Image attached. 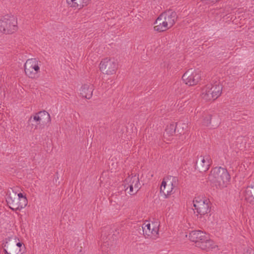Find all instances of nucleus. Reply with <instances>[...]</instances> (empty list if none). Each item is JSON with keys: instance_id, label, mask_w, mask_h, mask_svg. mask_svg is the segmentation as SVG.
Instances as JSON below:
<instances>
[{"instance_id": "obj_1", "label": "nucleus", "mask_w": 254, "mask_h": 254, "mask_svg": "<svg viewBox=\"0 0 254 254\" xmlns=\"http://www.w3.org/2000/svg\"><path fill=\"white\" fill-rule=\"evenodd\" d=\"M208 179L216 188L226 187L230 180L227 170L222 167H215L211 170Z\"/></svg>"}, {"instance_id": "obj_2", "label": "nucleus", "mask_w": 254, "mask_h": 254, "mask_svg": "<svg viewBox=\"0 0 254 254\" xmlns=\"http://www.w3.org/2000/svg\"><path fill=\"white\" fill-rule=\"evenodd\" d=\"M189 238L196 244L197 247L201 250L208 251L215 248L216 245L205 233L195 230L191 231L189 234Z\"/></svg>"}, {"instance_id": "obj_3", "label": "nucleus", "mask_w": 254, "mask_h": 254, "mask_svg": "<svg viewBox=\"0 0 254 254\" xmlns=\"http://www.w3.org/2000/svg\"><path fill=\"white\" fill-rule=\"evenodd\" d=\"M222 90V86L219 82L208 83L201 88L200 96L206 101L214 100L221 95Z\"/></svg>"}, {"instance_id": "obj_4", "label": "nucleus", "mask_w": 254, "mask_h": 254, "mask_svg": "<svg viewBox=\"0 0 254 254\" xmlns=\"http://www.w3.org/2000/svg\"><path fill=\"white\" fill-rule=\"evenodd\" d=\"M211 204L209 200L202 196L195 197L193 200L194 213L201 217L210 211Z\"/></svg>"}, {"instance_id": "obj_5", "label": "nucleus", "mask_w": 254, "mask_h": 254, "mask_svg": "<svg viewBox=\"0 0 254 254\" xmlns=\"http://www.w3.org/2000/svg\"><path fill=\"white\" fill-rule=\"evenodd\" d=\"M178 179L177 177L169 176L163 179L160 188V192L165 198H167L175 192L174 189L178 186Z\"/></svg>"}, {"instance_id": "obj_6", "label": "nucleus", "mask_w": 254, "mask_h": 254, "mask_svg": "<svg viewBox=\"0 0 254 254\" xmlns=\"http://www.w3.org/2000/svg\"><path fill=\"white\" fill-rule=\"evenodd\" d=\"M17 19L13 16L6 15L0 20V31L12 34L17 30Z\"/></svg>"}, {"instance_id": "obj_7", "label": "nucleus", "mask_w": 254, "mask_h": 254, "mask_svg": "<svg viewBox=\"0 0 254 254\" xmlns=\"http://www.w3.org/2000/svg\"><path fill=\"white\" fill-rule=\"evenodd\" d=\"M8 190L7 193L6 201L9 208L13 210H20L26 206V200L22 198L21 200L17 197V193L10 189Z\"/></svg>"}, {"instance_id": "obj_8", "label": "nucleus", "mask_w": 254, "mask_h": 254, "mask_svg": "<svg viewBox=\"0 0 254 254\" xmlns=\"http://www.w3.org/2000/svg\"><path fill=\"white\" fill-rule=\"evenodd\" d=\"M41 62L35 58L28 59L24 64L25 74L29 78L34 79L40 72Z\"/></svg>"}, {"instance_id": "obj_9", "label": "nucleus", "mask_w": 254, "mask_h": 254, "mask_svg": "<svg viewBox=\"0 0 254 254\" xmlns=\"http://www.w3.org/2000/svg\"><path fill=\"white\" fill-rule=\"evenodd\" d=\"M51 121L50 114L46 111H42L31 116L28 120V123L31 129L34 127V129H36L37 128L38 125L41 124H47L50 123Z\"/></svg>"}, {"instance_id": "obj_10", "label": "nucleus", "mask_w": 254, "mask_h": 254, "mask_svg": "<svg viewBox=\"0 0 254 254\" xmlns=\"http://www.w3.org/2000/svg\"><path fill=\"white\" fill-rule=\"evenodd\" d=\"M159 223L157 221L144 222L142 226L144 237L152 240L156 239L159 236Z\"/></svg>"}, {"instance_id": "obj_11", "label": "nucleus", "mask_w": 254, "mask_h": 254, "mask_svg": "<svg viewBox=\"0 0 254 254\" xmlns=\"http://www.w3.org/2000/svg\"><path fill=\"white\" fill-rule=\"evenodd\" d=\"M118 64L116 60L113 58L103 59L99 64L100 70L104 74L113 75L118 69Z\"/></svg>"}, {"instance_id": "obj_12", "label": "nucleus", "mask_w": 254, "mask_h": 254, "mask_svg": "<svg viewBox=\"0 0 254 254\" xmlns=\"http://www.w3.org/2000/svg\"><path fill=\"white\" fill-rule=\"evenodd\" d=\"M182 79L189 86L195 85L201 79V71L198 69H189L183 74Z\"/></svg>"}, {"instance_id": "obj_13", "label": "nucleus", "mask_w": 254, "mask_h": 254, "mask_svg": "<svg viewBox=\"0 0 254 254\" xmlns=\"http://www.w3.org/2000/svg\"><path fill=\"white\" fill-rule=\"evenodd\" d=\"M138 176L129 175L125 180L124 188L125 190L130 195L135 194L140 188Z\"/></svg>"}, {"instance_id": "obj_14", "label": "nucleus", "mask_w": 254, "mask_h": 254, "mask_svg": "<svg viewBox=\"0 0 254 254\" xmlns=\"http://www.w3.org/2000/svg\"><path fill=\"white\" fill-rule=\"evenodd\" d=\"M212 160L209 155H200L197 157L195 163V169L200 172L207 171L211 164Z\"/></svg>"}, {"instance_id": "obj_15", "label": "nucleus", "mask_w": 254, "mask_h": 254, "mask_svg": "<svg viewBox=\"0 0 254 254\" xmlns=\"http://www.w3.org/2000/svg\"><path fill=\"white\" fill-rule=\"evenodd\" d=\"M160 15L162 16V20L164 21L168 29L171 28L175 24L178 17L176 12L172 10L165 11Z\"/></svg>"}, {"instance_id": "obj_16", "label": "nucleus", "mask_w": 254, "mask_h": 254, "mask_svg": "<svg viewBox=\"0 0 254 254\" xmlns=\"http://www.w3.org/2000/svg\"><path fill=\"white\" fill-rule=\"evenodd\" d=\"M93 90L94 88L93 85L88 84H84L81 87L80 94L83 98L89 99L92 96Z\"/></svg>"}, {"instance_id": "obj_17", "label": "nucleus", "mask_w": 254, "mask_h": 254, "mask_svg": "<svg viewBox=\"0 0 254 254\" xmlns=\"http://www.w3.org/2000/svg\"><path fill=\"white\" fill-rule=\"evenodd\" d=\"M162 16H161L160 15L154 22L155 26L154 29L155 31L158 32L166 31L168 29V27L166 26V24L164 22V21L162 20Z\"/></svg>"}, {"instance_id": "obj_18", "label": "nucleus", "mask_w": 254, "mask_h": 254, "mask_svg": "<svg viewBox=\"0 0 254 254\" xmlns=\"http://www.w3.org/2000/svg\"><path fill=\"white\" fill-rule=\"evenodd\" d=\"M245 199L251 204L254 205V184L246 188L245 190Z\"/></svg>"}, {"instance_id": "obj_19", "label": "nucleus", "mask_w": 254, "mask_h": 254, "mask_svg": "<svg viewBox=\"0 0 254 254\" xmlns=\"http://www.w3.org/2000/svg\"><path fill=\"white\" fill-rule=\"evenodd\" d=\"M4 247L8 249L12 254H23L21 252L20 248L15 247L14 243L13 245H11L8 242L6 241Z\"/></svg>"}, {"instance_id": "obj_20", "label": "nucleus", "mask_w": 254, "mask_h": 254, "mask_svg": "<svg viewBox=\"0 0 254 254\" xmlns=\"http://www.w3.org/2000/svg\"><path fill=\"white\" fill-rule=\"evenodd\" d=\"M176 127L173 124H171L167 126L164 132V136L165 138L173 136L175 134Z\"/></svg>"}, {"instance_id": "obj_21", "label": "nucleus", "mask_w": 254, "mask_h": 254, "mask_svg": "<svg viewBox=\"0 0 254 254\" xmlns=\"http://www.w3.org/2000/svg\"><path fill=\"white\" fill-rule=\"evenodd\" d=\"M211 115L208 114H205L203 116V119L202 121V125L207 127L211 123Z\"/></svg>"}, {"instance_id": "obj_22", "label": "nucleus", "mask_w": 254, "mask_h": 254, "mask_svg": "<svg viewBox=\"0 0 254 254\" xmlns=\"http://www.w3.org/2000/svg\"><path fill=\"white\" fill-rule=\"evenodd\" d=\"M91 0H77L78 1V5L81 7H83L87 6L90 2Z\"/></svg>"}, {"instance_id": "obj_23", "label": "nucleus", "mask_w": 254, "mask_h": 254, "mask_svg": "<svg viewBox=\"0 0 254 254\" xmlns=\"http://www.w3.org/2000/svg\"><path fill=\"white\" fill-rule=\"evenodd\" d=\"M66 1L68 4H70L68 0H66ZM70 2L72 3L71 6L74 7H77L79 6V3L77 0H70Z\"/></svg>"}, {"instance_id": "obj_24", "label": "nucleus", "mask_w": 254, "mask_h": 254, "mask_svg": "<svg viewBox=\"0 0 254 254\" xmlns=\"http://www.w3.org/2000/svg\"><path fill=\"white\" fill-rule=\"evenodd\" d=\"M17 197L19 198L20 200H21L22 198L25 199L26 200V206L27 205L28 200L25 196H24L22 193H19L17 194Z\"/></svg>"}, {"instance_id": "obj_25", "label": "nucleus", "mask_w": 254, "mask_h": 254, "mask_svg": "<svg viewBox=\"0 0 254 254\" xmlns=\"http://www.w3.org/2000/svg\"><path fill=\"white\" fill-rule=\"evenodd\" d=\"M244 254H254V250L251 248L247 249Z\"/></svg>"}, {"instance_id": "obj_26", "label": "nucleus", "mask_w": 254, "mask_h": 254, "mask_svg": "<svg viewBox=\"0 0 254 254\" xmlns=\"http://www.w3.org/2000/svg\"><path fill=\"white\" fill-rule=\"evenodd\" d=\"M22 246V243L18 242L16 244L15 247L20 248V247Z\"/></svg>"}, {"instance_id": "obj_27", "label": "nucleus", "mask_w": 254, "mask_h": 254, "mask_svg": "<svg viewBox=\"0 0 254 254\" xmlns=\"http://www.w3.org/2000/svg\"><path fill=\"white\" fill-rule=\"evenodd\" d=\"M7 249H7L6 248H4V249H3V251H4V254H11V253H8V251H7Z\"/></svg>"}]
</instances>
